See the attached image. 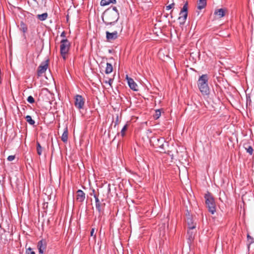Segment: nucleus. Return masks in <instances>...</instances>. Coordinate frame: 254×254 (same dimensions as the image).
Returning a JSON list of instances; mask_svg holds the SVG:
<instances>
[{
  "mask_svg": "<svg viewBox=\"0 0 254 254\" xmlns=\"http://www.w3.org/2000/svg\"><path fill=\"white\" fill-rule=\"evenodd\" d=\"M1 227V223H0V228Z\"/></svg>",
  "mask_w": 254,
  "mask_h": 254,
  "instance_id": "nucleus-41",
  "label": "nucleus"
},
{
  "mask_svg": "<svg viewBox=\"0 0 254 254\" xmlns=\"http://www.w3.org/2000/svg\"><path fill=\"white\" fill-rule=\"evenodd\" d=\"M161 116V110L160 109L156 110L155 111V113L153 115V118L155 120H157Z\"/></svg>",
  "mask_w": 254,
  "mask_h": 254,
  "instance_id": "nucleus-27",
  "label": "nucleus"
},
{
  "mask_svg": "<svg viewBox=\"0 0 254 254\" xmlns=\"http://www.w3.org/2000/svg\"><path fill=\"white\" fill-rule=\"evenodd\" d=\"M94 193H95V190L93 189L92 190V193H93L94 194H95Z\"/></svg>",
  "mask_w": 254,
  "mask_h": 254,
  "instance_id": "nucleus-39",
  "label": "nucleus"
},
{
  "mask_svg": "<svg viewBox=\"0 0 254 254\" xmlns=\"http://www.w3.org/2000/svg\"><path fill=\"white\" fill-rule=\"evenodd\" d=\"M93 196L95 200L96 208L100 214L103 211V208L105 205V203L102 204L96 194H93Z\"/></svg>",
  "mask_w": 254,
  "mask_h": 254,
  "instance_id": "nucleus-10",
  "label": "nucleus"
},
{
  "mask_svg": "<svg viewBox=\"0 0 254 254\" xmlns=\"http://www.w3.org/2000/svg\"><path fill=\"white\" fill-rule=\"evenodd\" d=\"M48 15V13L45 12L41 14H38L37 17L40 21H44L47 18Z\"/></svg>",
  "mask_w": 254,
  "mask_h": 254,
  "instance_id": "nucleus-20",
  "label": "nucleus"
},
{
  "mask_svg": "<svg viewBox=\"0 0 254 254\" xmlns=\"http://www.w3.org/2000/svg\"><path fill=\"white\" fill-rule=\"evenodd\" d=\"M174 5H175V3H172L170 4H169V5L167 6L166 7V10H169L171 9V8H172L173 7Z\"/></svg>",
  "mask_w": 254,
  "mask_h": 254,
  "instance_id": "nucleus-31",
  "label": "nucleus"
},
{
  "mask_svg": "<svg viewBox=\"0 0 254 254\" xmlns=\"http://www.w3.org/2000/svg\"><path fill=\"white\" fill-rule=\"evenodd\" d=\"M37 152L39 155H41L42 152V147L38 141L36 142Z\"/></svg>",
  "mask_w": 254,
  "mask_h": 254,
  "instance_id": "nucleus-25",
  "label": "nucleus"
},
{
  "mask_svg": "<svg viewBox=\"0 0 254 254\" xmlns=\"http://www.w3.org/2000/svg\"><path fill=\"white\" fill-rule=\"evenodd\" d=\"M244 147L248 153H249L250 155L253 154L254 149L252 146L248 145V144H245Z\"/></svg>",
  "mask_w": 254,
  "mask_h": 254,
  "instance_id": "nucleus-23",
  "label": "nucleus"
},
{
  "mask_svg": "<svg viewBox=\"0 0 254 254\" xmlns=\"http://www.w3.org/2000/svg\"><path fill=\"white\" fill-rule=\"evenodd\" d=\"M94 232H95V228H92L91 231V232H90V235H91V236H93L94 238H96V235L94 234Z\"/></svg>",
  "mask_w": 254,
  "mask_h": 254,
  "instance_id": "nucleus-34",
  "label": "nucleus"
},
{
  "mask_svg": "<svg viewBox=\"0 0 254 254\" xmlns=\"http://www.w3.org/2000/svg\"><path fill=\"white\" fill-rule=\"evenodd\" d=\"M186 222L189 229H195L196 224L193 223L192 218L191 217H188Z\"/></svg>",
  "mask_w": 254,
  "mask_h": 254,
  "instance_id": "nucleus-15",
  "label": "nucleus"
},
{
  "mask_svg": "<svg viewBox=\"0 0 254 254\" xmlns=\"http://www.w3.org/2000/svg\"><path fill=\"white\" fill-rule=\"evenodd\" d=\"M126 79L127 81V83L130 88L133 90V91H137V85L134 81L133 79L130 77H129L127 75L126 76Z\"/></svg>",
  "mask_w": 254,
  "mask_h": 254,
  "instance_id": "nucleus-11",
  "label": "nucleus"
},
{
  "mask_svg": "<svg viewBox=\"0 0 254 254\" xmlns=\"http://www.w3.org/2000/svg\"><path fill=\"white\" fill-rule=\"evenodd\" d=\"M70 47V43L67 39H63L61 41L60 53L62 58L65 60L66 54L68 53Z\"/></svg>",
  "mask_w": 254,
  "mask_h": 254,
  "instance_id": "nucleus-4",
  "label": "nucleus"
},
{
  "mask_svg": "<svg viewBox=\"0 0 254 254\" xmlns=\"http://www.w3.org/2000/svg\"><path fill=\"white\" fill-rule=\"evenodd\" d=\"M204 198L205 204L208 211L211 214H214L216 211V204L213 197L210 193L208 192L205 194Z\"/></svg>",
  "mask_w": 254,
  "mask_h": 254,
  "instance_id": "nucleus-3",
  "label": "nucleus"
},
{
  "mask_svg": "<svg viewBox=\"0 0 254 254\" xmlns=\"http://www.w3.org/2000/svg\"><path fill=\"white\" fill-rule=\"evenodd\" d=\"M249 100V101H250V103L251 102V100L250 99V97L249 96V97H248L247 96V102H248V100Z\"/></svg>",
  "mask_w": 254,
  "mask_h": 254,
  "instance_id": "nucleus-37",
  "label": "nucleus"
},
{
  "mask_svg": "<svg viewBox=\"0 0 254 254\" xmlns=\"http://www.w3.org/2000/svg\"><path fill=\"white\" fill-rule=\"evenodd\" d=\"M195 232H196L194 230V229H189L188 232H187V237H188V239H189V240L190 242H191L193 240V239L194 238Z\"/></svg>",
  "mask_w": 254,
  "mask_h": 254,
  "instance_id": "nucleus-14",
  "label": "nucleus"
},
{
  "mask_svg": "<svg viewBox=\"0 0 254 254\" xmlns=\"http://www.w3.org/2000/svg\"><path fill=\"white\" fill-rule=\"evenodd\" d=\"M38 248L39 252L40 254H43L44 250L46 248V242L45 240H41L38 243Z\"/></svg>",
  "mask_w": 254,
  "mask_h": 254,
  "instance_id": "nucleus-13",
  "label": "nucleus"
},
{
  "mask_svg": "<svg viewBox=\"0 0 254 254\" xmlns=\"http://www.w3.org/2000/svg\"><path fill=\"white\" fill-rule=\"evenodd\" d=\"M76 193V201L82 203L85 199V193L81 190H78Z\"/></svg>",
  "mask_w": 254,
  "mask_h": 254,
  "instance_id": "nucleus-12",
  "label": "nucleus"
},
{
  "mask_svg": "<svg viewBox=\"0 0 254 254\" xmlns=\"http://www.w3.org/2000/svg\"><path fill=\"white\" fill-rule=\"evenodd\" d=\"M61 37L63 38V39H65V38L66 37V33L64 31L62 32V33L61 34Z\"/></svg>",
  "mask_w": 254,
  "mask_h": 254,
  "instance_id": "nucleus-35",
  "label": "nucleus"
},
{
  "mask_svg": "<svg viewBox=\"0 0 254 254\" xmlns=\"http://www.w3.org/2000/svg\"><path fill=\"white\" fill-rule=\"evenodd\" d=\"M27 100V101L31 104L34 103L35 102V100L32 96H28Z\"/></svg>",
  "mask_w": 254,
  "mask_h": 254,
  "instance_id": "nucleus-29",
  "label": "nucleus"
},
{
  "mask_svg": "<svg viewBox=\"0 0 254 254\" xmlns=\"http://www.w3.org/2000/svg\"><path fill=\"white\" fill-rule=\"evenodd\" d=\"M0 219L1 221H2V220H3L2 215H1V217H0Z\"/></svg>",
  "mask_w": 254,
  "mask_h": 254,
  "instance_id": "nucleus-40",
  "label": "nucleus"
},
{
  "mask_svg": "<svg viewBox=\"0 0 254 254\" xmlns=\"http://www.w3.org/2000/svg\"><path fill=\"white\" fill-rule=\"evenodd\" d=\"M26 254H35V253L32 251L31 248H29L26 250Z\"/></svg>",
  "mask_w": 254,
  "mask_h": 254,
  "instance_id": "nucleus-30",
  "label": "nucleus"
},
{
  "mask_svg": "<svg viewBox=\"0 0 254 254\" xmlns=\"http://www.w3.org/2000/svg\"><path fill=\"white\" fill-rule=\"evenodd\" d=\"M20 30L23 32L26 33L27 31V26L25 23H24L23 21L20 22Z\"/></svg>",
  "mask_w": 254,
  "mask_h": 254,
  "instance_id": "nucleus-24",
  "label": "nucleus"
},
{
  "mask_svg": "<svg viewBox=\"0 0 254 254\" xmlns=\"http://www.w3.org/2000/svg\"><path fill=\"white\" fill-rule=\"evenodd\" d=\"M122 30L123 26L120 25L118 27L117 30L113 31V32L106 31V34L107 41L111 42L117 39L119 37L120 34L122 33Z\"/></svg>",
  "mask_w": 254,
  "mask_h": 254,
  "instance_id": "nucleus-5",
  "label": "nucleus"
},
{
  "mask_svg": "<svg viewBox=\"0 0 254 254\" xmlns=\"http://www.w3.org/2000/svg\"><path fill=\"white\" fill-rule=\"evenodd\" d=\"M74 105L78 109L83 108L85 100L84 98L80 95H76L74 97Z\"/></svg>",
  "mask_w": 254,
  "mask_h": 254,
  "instance_id": "nucleus-8",
  "label": "nucleus"
},
{
  "mask_svg": "<svg viewBox=\"0 0 254 254\" xmlns=\"http://www.w3.org/2000/svg\"><path fill=\"white\" fill-rule=\"evenodd\" d=\"M112 71H113L112 65L111 64L107 63L106 64L105 73L106 74H109V73H111Z\"/></svg>",
  "mask_w": 254,
  "mask_h": 254,
  "instance_id": "nucleus-21",
  "label": "nucleus"
},
{
  "mask_svg": "<svg viewBox=\"0 0 254 254\" xmlns=\"http://www.w3.org/2000/svg\"><path fill=\"white\" fill-rule=\"evenodd\" d=\"M119 18V12H115L112 10H106L102 15V20L106 25H111L116 22Z\"/></svg>",
  "mask_w": 254,
  "mask_h": 254,
  "instance_id": "nucleus-1",
  "label": "nucleus"
},
{
  "mask_svg": "<svg viewBox=\"0 0 254 254\" xmlns=\"http://www.w3.org/2000/svg\"><path fill=\"white\" fill-rule=\"evenodd\" d=\"M116 0H101L100 5L101 6H106L110 3H116Z\"/></svg>",
  "mask_w": 254,
  "mask_h": 254,
  "instance_id": "nucleus-19",
  "label": "nucleus"
},
{
  "mask_svg": "<svg viewBox=\"0 0 254 254\" xmlns=\"http://www.w3.org/2000/svg\"><path fill=\"white\" fill-rule=\"evenodd\" d=\"M208 77L207 74H202L197 81V86L200 92L203 95H208L210 90L208 85Z\"/></svg>",
  "mask_w": 254,
  "mask_h": 254,
  "instance_id": "nucleus-2",
  "label": "nucleus"
},
{
  "mask_svg": "<svg viewBox=\"0 0 254 254\" xmlns=\"http://www.w3.org/2000/svg\"><path fill=\"white\" fill-rule=\"evenodd\" d=\"M33 0L37 2L36 0Z\"/></svg>",
  "mask_w": 254,
  "mask_h": 254,
  "instance_id": "nucleus-42",
  "label": "nucleus"
},
{
  "mask_svg": "<svg viewBox=\"0 0 254 254\" xmlns=\"http://www.w3.org/2000/svg\"><path fill=\"white\" fill-rule=\"evenodd\" d=\"M112 82H113V79L111 78L109 79L108 81H105V82L106 83H108L110 86H111V85H112Z\"/></svg>",
  "mask_w": 254,
  "mask_h": 254,
  "instance_id": "nucleus-36",
  "label": "nucleus"
},
{
  "mask_svg": "<svg viewBox=\"0 0 254 254\" xmlns=\"http://www.w3.org/2000/svg\"><path fill=\"white\" fill-rule=\"evenodd\" d=\"M15 157L14 155H10L7 157V160L9 161H11L15 159Z\"/></svg>",
  "mask_w": 254,
  "mask_h": 254,
  "instance_id": "nucleus-32",
  "label": "nucleus"
},
{
  "mask_svg": "<svg viewBox=\"0 0 254 254\" xmlns=\"http://www.w3.org/2000/svg\"><path fill=\"white\" fill-rule=\"evenodd\" d=\"M42 1H44V5L45 6L46 5V0H42Z\"/></svg>",
  "mask_w": 254,
  "mask_h": 254,
  "instance_id": "nucleus-38",
  "label": "nucleus"
},
{
  "mask_svg": "<svg viewBox=\"0 0 254 254\" xmlns=\"http://www.w3.org/2000/svg\"><path fill=\"white\" fill-rule=\"evenodd\" d=\"M154 143L156 148L162 150H165V146L167 145V142L165 141V139L163 137L155 138Z\"/></svg>",
  "mask_w": 254,
  "mask_h": 254,
  "instance_id": "nucleus-9",
  "label": "nucleus"
},
{
  "mask_svg": "<svg viewBox=\"0 0 254 254\" xmlns=\"http://www.w3.org/2000/svg\"><path fill=\"white\" fill-rule=\"evenodd\" d=\"M107 10H112L113 11H114L115 12H119L117 7L115 6H113L112 7H110L108 8Z\"/></svg>",
  "mask_w": 254,
  "mask_h": 254,
  "instance_id": "nucleus-33",
  "label": "nucleus"
},
{
  "mask_svg": "<svg viewBox=\"0 0 254 254\" xmlns=\"http://www.w3.org/2000/svg\"><path fill=\"white\" fill-rule=\"evenodd\" d=\"M206 5V0H199L197 1V8L199 9H201L204 8Z\"/></svg>",
  "mask_w": 254,
  "mask_h": 254,
  "instance_id": "nucleus-18",
  "label": "nucleus"
},
{
  "mask_svg": "<svg viewBox=\"0 0 254 254\" xmlns=\"http://www.w3.org/2000/svg\"><path fill=\"white\" fill-rule=\"evenodd\" d=\"M254 243V239L253 237H252L249 234L247 235V245L248 248H250V246L251 244Z\"/></svg>",
  "mask_w": 254,
  "mask_h": 254,
  "instance_id": "nucleus-22",
  "label": "nucleus"
},
{
  "mask_svg": "<svg viewBox=\"0 0 254 254\" xmlns=\"http://www.w3.org/2000/svg\"><path fill=\"white\" fill-rule=\"evenodd\" d=\"M226 10L223 8L216 9L214 11V14L217 15L219 18L223 17L225 15Z\"/></svg>",
  "mask_w": 254,
  "mask_h": 254,
  "instance_id": "nucleus-16",
  "label": "nucleus"
},
{
  "mask_svg": "<svg viewBox=\"0 0 254 254\" xmlns=\"http://www.w3.org/2000/svg\"><path fill=\"white\" fill-rule=\"evenodd\" d=\"M26 121L31 125H34L35 124V121L32 119L31 117L29 115H27L25 117Z\"/></svg>",
  "mask_w": 254,
  "mask_h": 254,
  "instance_id": "nucleus-26",
  "label": "nucleus"
},
{
  "mask_svg": "<svg viewBox=\"0 0 254 254\" xmlns=\"http://www.w3.org/2000/svg\"><path fill=\"white\" fill-rule=\"evenodd\" d=\"M61 139L65 143L67 141V139H68V129H67V127H66L64 129V132L63 133V134L62 135V137H61Z\"/></svg>",
  "mask_w": 254,
  "mask_h": 254,
  "instance_id": "nucleus-17",
  "label": "nucleus"
},
{
  "mask_svg": "<svg viewBox=\"0 0 254 254\" xmlns=\"http://www.w3.org/2000/svg\"><path fill=\"white\" fill-rule=\"evenodd\" d=\"M128 127V125L127 124L125 125L124 127H123L121 131V135L123 137L125 135V132L127 130Z\"/></svg>",
  "mask_w": 254,
  "mask_h": 254,
  "instance_id": "nucleus-28",
  "label": "nucleus"
},
{
  "mask_svg": "<svg viewBox=\"0 0 254 254\" xmlns=\"http://www.w3.org/2000/svg\"><path fill=\"white\" fill-rule=\"evenodd\" d=\"M179 20L180 21V24H184L188 17V3L186 2L183 6L180 12Z\"/></svg>",
  "mask_w": 254,
  "mask_h": 254,
  "instance_id": "nucleus-6",
  "label": "nucleus"
},
{
  "mask_svg": "<svg viewBox=\"0 0 254 254\" xmlns=\"http://www.w3.org/2000/svg\"><path fill=\"white\" fill-rule=\"evenodd\" d=\"M49 60L47 59L45 61L42 62L38 66L37 71L38 77L42 76L43 74L46 72L49 66Z\"/></svg>",
  "mask_w": 254,
  "mask_h": 254,
  "instance_id": "nucleus-7",
  "label": "nucleus"
}]
</instances>
